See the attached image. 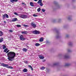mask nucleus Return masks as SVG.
I'll return each instance as SVG.
<instances>
[{
    "mask_svg": "<svg viewBox=\"0 0 76 76\" xmlns=\"http://www.w3.org/2000/svg\"><path fill=\"white\" fill-rule=\"evenodd\" d=\"M64 58H69V56H67V55H65L64 56Z\"/></svg>",
    "mask_w": 76,
    "mask_h": 76,
    "instance_id": "393cba45",
    "label": "nucleus"
},
{
    "mask_svg": "<svg viewBox=\"0 0 76 76\" xmlns=\"http://www.w3.org/2000/svg\"><path fill=\"white\" fill-rule=\"evenodd\" d=\"M3 35V33L1 31H0V37H2Z\"/></svg>",
    "mask_w": 76,
    "mask_h": 76,
    "instance_id": "f3484780",
    "label": "nucleus"
},
{
    "mask_svg": "<svg viewBox=\"0 0 76 76\" xmlns=\"http://www.w3.org/2000/svg\"><path fill=\"white\" fill-rule=\"evenodd\" d=\"M34 1H38V0H34Z\"/></svg>",
    "mask_w": 76,
    "mask_h": 76,
    "instance_id": "79ce46f5",
    "label": "nucleus"
},
{
    "mask_svg": "<svg viewBox=\"0 0 76 76\" xmlns=\"http://www.w3.org/2000/svg\"><path fill=\"white\" fill-rule=\"evenodd\" d=\"M30 6H32V7H34V4L33 2H30Z\"/></svg>",
    "mask_w": 76,
    "mask_h": 76,
    "instance_id": "2eb2a0df",
    "label": "nucleus"
},
{
    "mask_svg": "<svg viewBox=\"0 0 76 76\" xmlns=\"http://www.w3.org/2000/svg\"><path fill=\"white\" fill-rule=\"evenodd\" d=\"M1 65L2 66L5 67H7V68H8V69H13V67L10 66H9V65L8 64H5L4 63H2L1 64Z\"/></svg>",
    "mask_w": 76,
    "mask_h": 76,
    "instance_id": "f03ea898",
    "label": "nucleus"
},
{
    "mask_svg": "<svg viewBox=\"0 0 76 76\" xmlns=\"http://www.w3.org/2000/svg\"><path fill=\"white\" fill-rule=\"evenodd\" d=\"M8 50V49H7V48H6L4 50V53H6Z\"/></svg>",
    "mask_w": 76,
    "mask_h": 76,
    "instance_id": "6ab92c4d",
    "label": "nucleus"
},
{
    "mask_svg": "<svg viewBox=\"0 0 76 76\" xmlns=\"http://www.w3.org/2000/svg\"><path fill=\"white\" fill-rule=\"evenodd\" d=\"M42 12H45V10L44 9H42Z\"/></svg>",
    "mask_w": 76,
    "mask_h": 76,
    "instance_id": "7c9ffc66",
    "label": "nucleus"
},
{
    "mask_svg": "<svg viewBox=\"0 0 76 76\" xmlns=\"http://www.w3.org/2000/svg\"><path fill=\"white\" fill-rule=\"evenodd\" d=\"M33 33L34 34H38V31H37V30H35L34 31H32Z\"/></svg>",
    "mask_w": 76,
    "mask_h": 76,
    "instance_id": "423d86ee",
    "label": "nucleus"
},
{
    "mask_svg": "<svg viewBox=\"0 0 76 76\" xmlns=\"http://www.w3.org/2000/svg\"><path fill=\"white\" fill-rule=\"evenodd\" d=\"M69 45H70V44H69Z\"/></svg>",
    "mask_w": 76,
    "mask_h": 76,
    "instance_id": "de8ad7c7",
    "label": "nucleus"
},
{
    "mask_svg": "<svg viewBox=\"0 0 76 76\" xmlns=\"http://www.w3.org/2000/svg\"><path fill=\"white\" fill-rule=\"evenodd\" d=\"M40 10H41V8H38V12H40Z\"/></svg>",
    "mask_w": 76,
    "mask_h": 76,
    "instance_id": "473e14b6",
    "label": "nucleus"
},
{
    "mask_svg": "<svg viewBox=\"0 0 76 76\" xmlns=\"http://www.w3.org/2000/svg\"><path fill=\"white\" fill-rule=\"evenodd\" d=\"M35 45V46H37V47H38V43H36Z\"/></svg>",
    "mask_w": 76,
    "mask_h": 76,
    "instance_id": "2f4dec72",
    "label": "nucleus"
},
{
    "mask_svg": "<svg viewBox=\"0 0 76 76\" xmlns=\"http://www.w3.org/2000/svg\"><path fill=\"white\" fill-rule=\"evenodd\" d=\"M45 69V67L42 66L41 68L40 69L41 70H44V69Z\"/></svg>",
    "mask_w": 76,
    "mask_h": 76,
    "instance_id": "412c9836",
    "label": "nucleus"
},
{
    "mask_svg": "<svg viewBox=\"0 0 76 76\" xmlns=\"http://www.w3.org/2000/svg\"><path fill=\"white\" fill-rule=\"evenodd\" d=\"M3 50H4V49H5V48H6V46H5V45H3Z\"/></svg>",
    "mask_w": 76,
    "mask_h": 76,
    "instance_id": "aec40b11",
    "label": "nucleus"
},
{
    "mask_svg": "<svg viewBox=\"0 0 76 76\" xmlns=\"http://www.w3.org/2000/svg\"><path fill=\"white\" fill-rule=\"evenodd\" d=\"M42 0H39L38 1V4H39V3H42Z\"/></svg>",
    "mask_w": 76,
    "mask_h": 76,
    "instance_id": "b1692460",
    "label": "nucleus"
},
{
    "mask_svg": "<svg viewBox=\"0 0 76 76\" xmlns=\"http://www.w3.org/2000/svg\"><path fill=\"white\" fill-rule=\"evenodd\" d=\"M28 67H29V68H30V69H31V70H32V71L34 70V69H33V68H32V66H31V65H28Z\"/></svg>",
    "mask_w": 76,
    "mask_h": 76,
    "instance_id": "ddd939ff",
    "label": "nucleus"
},
{
    "mask_svg": "<svg viewBox=\"0 0 76 76\" xmlns=\"http://www.w3.org/2000/svg\"><path fill=\"white\" fill-rule=\"evenodd\" d=\"M12 20V22H16V21H17V20H18V18H14Z\"/></svg>",
    "mask_w": 76,
    "mask_h": 76,
    "instance_id": "1a4fd4ad",
    "label": "nucleus"
},
{
    "mask_svg": "<svg viewBox=\"0 0 76 76\" xmlns=\"http://www.w3.org/2000/svg\"><path fill=\"white\" fill-rule=\"evenodd\" d=\"M22 4H24V5H26V4H25V3H24V2H22Z\"/></svg>",
    "mask_w": 76,
    "mask_h": 76,
    "instance_id": "f704fd0d",
    "label": "nucleus"
},
{
    "mask_svg": "<svg viewBox=\"0 0 76 76\" xmlns=\"http://www.w3.org/2000/svg\"><path fill=\"white\" fill-rule=\"evenodd\" d=\"M57 63H55L53 64V66H56V65H57Z\"/></svg>",
    "mask_w": 76,
    "mask_h": 76,
    "instance_id": "c9c22d12",
    "label": "nucleus"
},
{
    "mask_svg": "<svg viewBox=\"0 0 76 76\" xmlns=\"http://www.w3.org/2000/svg\"><path fill=\"white\" fill-rule=\"evenodd\" d=\"M68 52H71V50H68Z\"/></svg>",
    "mask_w": 76,
    "mask_h": 76,
    "instance_id": "4c0bfd02",
    "label": "nucleus"
},
{
    "mask_svg": "<svg viewBox=\"0 0 76 76\" xmlns=\"http://www.w3.org/2000/svg\"><path fill=\"white\" fill-rule=\"evenodd\" d=\"M18 0H10V2L13 3V2H17Z\"/></svg>",
    "mask_w": 76,
    "mask_h": 76,
    "instance_id": "9d476101",
    "label": "nucleus"
},
{
    "mask_svg": "<svg viewBox=\"0 0 76 76\" xmlns=\"http://www.w3.org/2000/svg\"><path fill=\"white\" fill-rule=\"evenodd\" d=\"M21 33L23 34H28V32L26 31H22Z\"/></svg>",
    "mask_w": 76,
    "mask_h": 76,
    "instance_id": "9b49d317",
    "label": "nucleus"
},
{
    "mask_svg": "<svg viewBox=\"0 0 76 76\" xmlns=\"http://www.w3.org/2000/svg\"><path fill=\"white\" fill-rule=\"evenodd\" d=\"M4 23H6V21H4Z\"/></svg>",
    "mask_w": 76,
    "mask_h": 76,
    "instance_id": "a19ab883",
    "label": "nucleus"
},
{
    "mask_svg": "<svg viewBox=\"0 0 76 76\" xmlns=\"http://www.w3.org/2000/svg\"><path fill=\"white\" fill-rule=\"evenodd\" d=\"M8 59L10 61H12L13 60H15L14 58L16 56V53L13 52H10L7 54Z\"/></svg>",
    "mask_w": 76,
    "mask_h": 76,
    "instance_id": "f257e3e1",
    "label": "nucleus"
},
{
    "mask_svg": "<svg viewBox=\"0 0 76 76\" xmlns=\"http://www.w3.org/2000/svg\"><path fill=\"white\" fill-rule=\"evenodd\" d=\"M37 10L38 12V9H37Z\"/></svg>",
    "mask_w": 76,
    "mask_h": 76,
    "instance_id": "a18cd8bd",
    "label": "nucleus"
},
{
    "mask_svg": "<svg viewBox=\"0 0 76 76\" xmlns=\"http://www.w3.org/2000/svg\"><path fill=\"white\" fill-rule=\"evenodd\" d=\"M37 3H38V1L37 2Z\"/></svg>",
    "mask_w": 76,
    "mask_h": 76,
    "instance_id": "09e8293b",
    "label": "nucleus"
},
{
    "mask_svg": "<svg viewBox=\"0 0 76 76\" xmlns=\"http://www.w3.org/2000/svg\"><path fill=\"white\" fill-rule=\"evenodd\" d=\"M9 31H10V32H12L13 31H12V30H9Z\"/></svg>",
    "mask_w": 76,
    "mask_h": 76,
    "instance_id": "72a5a7b5",
    "label": "nucleus"
},
{
    "mask_svg": "<svg viewBox=\"0 0 76 76\" xmlns=\"http://www.w3.org/2000/svg\"><path fill=\"white\" fill-rule=\"evenodd\" d=\"M17 27H18L19 28H20L21 27V26L19 25H17Z\"/></svg>",
    "mask_w": 76,
    "mask_h": 76,
    "instance_id": "a878e982",
    "label": "nucleus"
},
{
    "mask_svg": "<svg viewBox=\"0 0 76 76\" xmlns=\"http://www.w3.org/2000/svg\"><path fill=\"white\" fill-rule=\"evenodd\" d=\"M54 3H55V4H56V2H55V1L54 2Z\"/></svg>",
    "mask_w": 76,
    "mask_h": 76,
    "instance_id": "49530a36",
    "label": "nucleus"
},
{
    "mask_svg": "<svg viewBox=\"0 0 76 76\" xmlns=\"http://www.w3.org/2000/svg\"><path fill=\"white\" fill-rule=\"evenodd\" d=\"M10 51V50H7V52H6V53H9V51Z\"/></svg>",
    "mask_w": 76,
    "mask_h": 76,
    "instance_id": "e433bc0d",
    "label": "nucleus"
},
{
    "mask_svg": "<svg viewBox=\"0 0 76 76\" xmlns=\"http://www.w3.org/2000/svg\"><path fill=\"white\" fill-rule=\"evenodd\" d=\"M66 37L67 38L69 37V35H66Z\"/></svg>",
    "mask_w": 76,
    "mask_h": 76,
    "instance_id": "ea45409f",
    "label": "nucleus"
},
{
    "mask_svg": "<svg viewBox=\"0 0 76 76\" xmlns=\"http://www.w3.org/2000/svg\"><path fill=\"white\" fill-rule=\"evenodd\" d=\"M20 17L23 19H26L28 18V16L26 15H22L20 16Z\"/></svg>",
    "mask_w": 76,
    "mask_h": 76,
    "instance_id": "7ed1b4c3",
    "label": "nucleus"
},
{
    "mask_svg": "<svg viewBox=\"0 0 76 76\" xmlns=\"http://www.w3.org/2000/svg\"><path fill=\"white\" fill-rule=\"evenodd\" d=\"M14 15H16V16H19V14L16 12H14Z\"/></svg>",
    "mask_w": 76,
    "mask_h": 76,
    "instance_id": "4be33fe9",
    "label": "nucleus"
},
{
    "mask_svg": "<svg viewBox=\"0 0 76 76\" xmlns=\"http://www.w3.org/2000/svg\"><path fill=\"white\" fill-rule=\"evenodd\" d=\"M39 58H40V59H41L42 60L43 59H44V57L41 55L39 56Z\"/></svg>",
    "mask_w": 76,
    "mask_h": 76,
    "instance_id": "6e6552de",
    "label": "nucleus"
},
{
    "mask_svg": "<svg viewBox=\"0 0 76 76\" xmlns=\"http://www.w3.org/2000/svg\"><path fill=\"white\" fill-rule=\"evenodd\" d=\"M23 51H25V52H26V51H28V49H27L25 48H24L23 49Z\"/></svg>",
    "mask_w": 76,
    "mask_h": 76,
    "instance_id": "a211bd4d",
    "label": "nucleus"
},
{
    "mask_svg": "<svg viewBox=\"0 0 76 76\" xmlns=\"http://www.w3.org/2000/svg\"><path fill=\"white\" fill-rule=\"evenodd\" d=\"M33 16H34V17H37V16H38V15H36L35 14H34L33 15Z\"/></svg>",
    "mask_w": 76,
    "mask_h": 76,
    "instance_id": "bb28decb",
    "label": "nucleus"
},
{
    "mask_svg": "<svg viewBox=\"0 0 76 76\" xmlns=\"http://www.w3.org/2000/svg\"><path fill=\"white\" fill-rule=\"evenodd\" d=\"M40 6L42 7V6H43V4L41 2V3H40Z\"/></svg>",
    "mask_w": 76,
    "mask_h": 76,
    "instance_id": "cd10ccee",
    "label": "nucleus"
},
{
    "mask_svg": "<svg viewBox=\"0 0 76 76\" xmlns=\"http://www.w3.org/2000/svg\"><path fill=\"white\" fill-rule=\"evenodd\" d=\"M69 19H70V18H69Z\"/></svg>",
    "mask_w": 76,
    "mask_h": 76,
    "instance_id": "8fccbe9b",
    "label": "nucleus"
},
{
    "mask_svg": "<svg viewBox=\"0 0 76 76\" xmlns=\"http://www.w3.org/2000/svg\"><path fill=\"white\" fill-rule=\"evenodd\" d=\"M43 41H44L43 37H41L39 40V42H42Z\"/></svg>",
    "mask_w": 76,
    "mask_h": 76,
    "instance_id": "f8f14e48",
    "label": "nucleus"
},
{
    "mask_svg": "<svg viewBox=\"0 0 76 76\" xmlns=\"http://www.w3.org/2000/svg\"><path fill=\"white\" fill-rule=\"evenodd\" d=\"M31 25L34 28H36L37 27V26H36V25L34 24L33 23H31Z\"/></svg>",
    "mask_w": 76,
    "mask_h": 76,
    "instance_id": "0eeeda50",
    "label": "nucleus"
},
{
    "mask_svg": "<svg viewBox=\"0 0 76 76\" xmlns=\"http://www.w3.org/2000/svg\"><path fill=\"white\" fill-rule=\"evenodd\" d=\"M5 17L7 18H9V15L6 14H5L2 15V18L3 19L5 18Z\"/></svg>",
    "mask_w": 76,
    "mask_h": 76,
    "instance_id": "39448f33",
    "label": "nucleus"
},
{
    "mask_svg": "<svg viewBox=\"0 0 76 76\" xmlns=\"http://www.w3.org/2000/svg\"><path fill=\"white\" fill-rule=\"evenodd\" d=\"M40 32L39 31H38V34H40Z\"/></svg>",
    "mask_w": 76,
    "mask_h": 76,
    "instance_id": "37998d69",
    "label": "nucleus"
},
{
    "mask_svg": "<svg viewBox=\"0 0 76 76\" xmlns=\"http://www.w3.org/2000/svg\"><path fill=\"white\" fill-rule=\"evenodd\" d=\"M4 41L3 38L1 37V39H0V43H1Z\"/></svg>",
    "mask_w": 76,
    "mask_h": 76,
    "instance_id": "dca6fc26",
    "label": "nucleus"
},
{
    "mask_svg": "<svg viewBox=\"0 0 76 76\" xmlns=\"http://www.w3.org/2000/svg\"><path fill=\"white\" fill-rule=\"evenodd\" d=\"M0 76H1L0 75Z\"/></svg>",
    "mask_w": 76,
    "mask_h": 76,
    "instance_id": "3c124183",
    "label": "nucleus"
},
{
    "mask_svg": "<svg viewBox=\"0 0 76 76\" xmlns=\"http://www.w3.org/2000/svg\"><path fill=\"white\" fill-rule=\"evenodd\" d=\"M24 62L26 64H28V61H24Z\"/></svg>",
    "mask_w": 76,
    "mask_h": 76,
    "instance_id": "c756f323",
    "label": "nucleus"
},
{
    "mask_svg": "<svg viewBox=\"0 0 76 76\" xmlns=\"http://www.w3.org/2000/svg\"><path fill=\"white\" fill-rule=\"evenodd\" d=\"M23 72H28V69L26 68H25L23 70Z\"/></svg>",
    "mask_w": 76,
    "mask_h": 76,
    "instance_id": "4468645a",
    "label": "nucleus"
},
{
    "mask_svg": "<svg viewBox=\"0 0 76 76\" xmlns=\"http://www.w3.org/2000/svg\"><path fill=\"white\" fill-rule=\"evenodd\" d=\"M42 61H43V62H44V61H45V60H44Z\"/></svg>",
    "mask_w": 76,
    "mask_h": 76,
    "instance_id": "58836bf2",
    "label": "nucleus"
},
{
    "mask_svg": "<svg viewBox=\"0 0 76 76\" xmlns=\"http://www.w3.org/2000/svg\"><path fill=\"white\" fill-rule=\"evenodd\" d=\"M20 39L21 41H25L26 39L23 37V35H21L20 37Z\"/></svg>",
    "mask_w": 76,
    "mask_h": 76,
    "instance_id": "20e7f679",
    "label": "nucleus"
},
{
    "mask_svg": "<svg viewBox=\"0 0 76 76\" xmlns=\"http://www.w3.org/2000/svg\"><path fill=\"white\" fill-rule=\"evenodd\" d=\"M39 45H40V44H38V46H39Z\"/></svg>",
    "mask_w": 76,
    "mask_h": 76,
    "instance_id": "c03bdc74",
    "label": "nucleus"
},
{
    "mask_svg": "<svg viewBox=\"0 0 76 76\" xmlns=\"http://www.w3.org/2000/svg\"><path fill=\"white\" fill-rule=\"evenodd\" d=\"M70 64H66L65 65V66H69Z\"/></svg>",
    "mask_w": 76,
    "mask_h": 76,
    "instance_id": "5701e85b",
    "label": "nucleus"
},
{
    "mask_svg": "<svg viewBox=\"0 0 76 76\" xmlns=\"http://www.w3.org/2000/svg\"><path fill=\"white\" fill-rule=\"evenodd\" d=\"M23 26H24V27H27V26H28V25H26L25 24L23 25Z\"/></svg>",
    "mask_w": 76,
    "mask_h": 76,
    "instance_id": "c85d7f7f",
    "label": "nucleus"
}]
</instances>
